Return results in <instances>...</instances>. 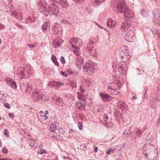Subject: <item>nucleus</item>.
Wrapping results in <instances>:
<instances>
[{"instance_id":"45","label":"nucleus","mask_w":160,"mask_h":160,"mask_svg":"<svg viewBox=\"0 0 160 160\" xmlns=\"http://www.w3.org/2000/svg\"><path fill=\"white\" fill-rule=\"evenodd\" d=\"M8 116L9 118L11 119H13L15 117L14 115L13 114L10 113H8Z\"/></svg>"},{"instance_id":"63","label":"nucleus","mask_w":160,"mask_h":160,"mask_svg":"<svg viewBox=\"0 0 160 160\" xmlns=\"http://www.w3.org/2000/svg\"><path fill=\"white\" fill-rule=\"evenodd\" d=\"M67 72L69 73V74H71L72 73V72L71 71H67Z\"/></svg>"},{"instance_id":"11","label":"nucleus","mask_w":160,"mask_h":160,"mask_svg":"<svg viewBox=\"0 0 160 160\" xmlns=\"http://www.w3.org/2000/svg\"><path fill=\"white\" fill-rule=\"evenodd\" d=\"M63 42V40L59 38H57L53 41V46L55 48L61 46V43Z\"/></svg>"},{"instance_id":"2","label":"nucleus","mask_w":160,"mask_h":160,"mask_svg":"<svg viewBox=\"0 0 160 160\" xmlns=\"http://www.w3.org/2000/svg\"><path fill=\"white\" fill-rule=\"evenodd\" d=\"M84 60L81 57H78L76 58V65L78 68L79 70L82 68L84 72H87L91 71L92 68L91 63L90 62L87 63L85 64L82 65Z\"/></svg>"},{"instance_id":"47","label":"nucleus","mask_w":160,"mask_h":160,"mask_svg":"<svg viewBox=\"0 0 160 160\" xmlns=\"http://www.w3.org/2000/svg\"><path fill=\"white\" fill-rule=\"evenodd\" d=\"M4 134L7 137L9 136V134L8 133V130L5 129L4 131Z\"/></svg>"},{"instance_id":"4","label":"nucleus","mask_w":160,"mask_h":160,"mask_svg":"<svg viewBox=\"0 0 160 160\" xmlns=\"http://www.w3.org/2000/svg\"><path fill=\"white\" fill-rule=\"evenodd\" d=\"M119 88L115 82L109 83L108 84L107 91L112 95H117L119 92L117 89H118Z\"/></svg>"},{"instance_id":"12","label":"nucleus","mask_w":160,"mask_h":160,"mask_svg":"<svg viewBox=\"0 0 160 160\" xmlns=\"http://www.w3.org/2000/svg\"><path fill=\"white\" fill-rule=\"evenodd\" d=\"M131 25L127 22H122L120 26V29L122 31H126L128 30V28L130 27Z\"/></svg>"},{"instance_id":"41","label":"nucleus","mask_w":160,"mask_h":160,"mask_svg":"<svg viewBox=\"0 0 160 160\" xmlns=\"http://www.w3.org/2000/svg\"><path fill=\"white\" fill-rule=\"evenodd\" d=\"M78 126L79 129L80 130L82 129V123L81 122H79L78 123Z\"/></svg>"},{"instance_id":"8","label":"nucleus","mask_w":160,"mask_h":160,"mask_svg":"<svg viewBox=\"0 0 160 160\" xmlns=\"http://www.w3.org/2000/svg\"><path fill=\"white\" fill-rule=\"evenodd\" d=\"M134 34L132 30H129L127 32L125 36V39L128 42H132L133 38H134Z\"/></svg>"},{"instance_id":"59","label":"nucleus","mask_w":160,"mask_h":160,"mask_svg":"<svg viewBox=\"0 0 160 160\" xmlns=\"http://www.w3.org/2000/svg\"><path fill=\"white\" fill-rule=\"evenodd\" d=\"M5 8V7H4V6H3V5H2L1 6H0V9H1V10H3V11H4V9H2V8Z\"/></svg>"},{"instance_id":"5","label":"nucleus","mask_w":160,"mask_h":160,"mask_svg":"<svg viewBox=\"0 0 160 160\" xmlns=\"http://www.w3.org/2000/svg\"><path fill=\"white\" fill-rule=\"evenodd\" d=\"M38 7H39V11L43 13L46 17L49 14V12L47 11V9L46 7V0H40L38 2Z\"/></svg>"},{"instance_id":"15","label":"nucleus","mask_w":160,"mask_h":160,"mask_svg":"<svg viewBox=\"0 0 160 160\" xmlns=\"http://www.w3.org/2000/svg\"><path fill=\"white\" fill-rule=\"evenodd\" d=\"M84 102V101H83V102H77L75 104L76 107L79 109L84 110L85 107Z\"/></svg>"},{"instance_id":"7","label":"nucleus","mask_w":160,"mask_h":160,"mask_svg":"<svg viewBox=\"0 0 160 160\" xmlns=\"http://www.w3.org/2000/svg\"><path fill=\"white\" fill-rule=\"evenodd\" d=\"M47 11L49 12V13H51V14L53 13L55 15L57 16L58 15L59 12L58 8L54 3H52L49 5Z\"/></svg>"},{"instance_id":"23","label":"nucleus","mask_w":160,"mask_h":160,"mask_svg":"<svg viewBox=\"0 0 160 160\" xmlns=\"http://www.w3.org/2000/svg\"><path fill=\"white\" fill-rule=\"evenodd\" d=\"M83 84L86 86V87H89L91 84V82L89 80H87L86 79L83 78L82 81Z\"/></svg>"},{"instance_id":"29","label":"nucleus","mask_w":160,"mask_h":160,"mask_svg":"<svg viewBox=\"0 0 160 160\" xmlns=\"http://www.w3.org/2000/svg\"><path fill=\"white\" fill-rule=\"evenodd\" d=\"M130 128H129V129H126L124 132V134L126 136V137H128L129 136V134H132V132H130Z\"/></svg>"},{"instance_id":"13","label":"nucleus","mask_w":160,"mask_h":160,"mask_svg":"<svg viewBox=\"0 0 160 160\" xmlns=\"http://www.w3.org/2000/svg\"><path fill=\"white\" fill-rule=\"evenodd\" d=\"M155 18L156 24L160 26V12L157 11L155 12Z\"/></svg>"},{"instance_id":"61","label":"nucleus","mask_w":160,"mask_h":160,"mask_svg":"<svg viewBox=\"0 0 160 160\" xmlns=\"http://www.w3.org/2000/svg\"><path fill=\"white\" fill-rule=\"evenodd\" d=\"M111 151V149H108V151L106 152V154H109L110 153V152Z\"/></svg>"},{"instance_id":"60","label":"nucleus","mask_w":160,"mask_h":160,"mask_svg":"<svg viewBox=\"0 0 160 160\" xmlns=\"http://www.w3.org/2000/svg\"><path fill=\"white\" fill-rule=\"evenodd\" d=\"M8 79H9V80H8V81H9L10 82V84L12 83V82L14 81L13 80L12 78L10 79L9 78Z\"/></svg>"},{"instance_id":"46","label":"nucleus","mask_w":160,"mask_h":160,"mask_svg":"<svg viewBox=\"0 0 160 160\" xmlns=\"http://www.w3.org/2000/svg\"><path fill=\"white\" fill-rule=\"evenodd\" d=\"M153 99L154 100H155L156 101H160V98L158 96H156L155 97H154Z\"/></svg>"},{"instance_id":"53","label":"nucleus","mask_w":160,"mask_h":160,"mask_svg":"<svg viewBox=\"0 0 160 160\" xmlns=\"http://www.w3.org/2000/svg\"><path fill=\"white\" fill-rule=\"evenodd\" d=\"M4 106L6 108H8V109H10V108L9 104L8 103H5L4 104Z\"/></svg>"},{"instance_id":"40","label":"nucleus","mask_w":160,"mask_h":160,"mask_svg":"<svg viewBox=\"0 0 160 160\" xmlns=\"http://www.w3.org/2000/svg\"><path fill=\"white\" fill-rule=\"evenodd\" d=\"M142 132L140 130H138L136 132V133L137 135H138V137H140L142 134Z\"/></svg>"},{"instance_id":"1","label":"nucleus","mask_w":160,"mask_h":160,"mask_svg":"<svg viewBox=\"0 0 160 160\" xmlns=\"http://www.w3.org/2000/svg\"><path fill=\"white\" fill-rule=\"evenodd\" d=\"M145 157L150 160H156L158 155V152L154 147L151 145H148V146H144L142 149Z\"/></svg>"},{"instance_id":"21","label":"nucleus","mask_w":160,"mask_h":160,"mask_svg":"<svg viewBox=\"0 0 160 160\" xmlns=\"http://www.w3.org/2000/svg\"><path fill=\"white\" fill-rule=\"evenodd\" d=\"M127 54L128 53V51L127 50V46L126 45L123 46L121 47L119 50V52H121Z\"/></svg>"},{"instance_id":"50","label":"nucleus","mask_w":160,"mask_h":160,"mask_svg":"<svg viewBox=\"0 0 160 160\" xmlns=\"http://www.w3.org/2000/svg\"><path fill=\"white\" fill-rule=\"evenodd\" d=\"M61 72L62 76H65V77H66L68 76V75L65 72H63L62 71H61Z\"/></svg>"},{"instance_id":"20","label":"nucleus","mask_w":160,"mask_h":160,"mask_svg":"<svg viewBox=\"0 0 160 160\" xmlns=\"http://www.w3.org/2000/svg\"><path fill=\"white\" fill-rule=\"evenodd\" d=\"M119 55L121 57V58L123 59H125V60H128L129 58V53H128L127 54L123 53V52H119Z\"/></svg>"},{"instance_id":"37","label":"nucleus","mask_w":160,"mask_h":160,"mask_svg":"<svg viewBox=\"0 0 160 160\" xmlns=\"http://www.w3.org/2000/svg\"><path fill=\"white\" fill-rule=\"evenodd\" d=\"M71 85L73 88H76L77 87L76 83L75 82L73 81H71Z\"/></svg>"},{"instance_id":"58","label":"nucleus","mask_w":160,"mask_h":160,"mask_svg":"<svg viewBox=\"0 0 160 160\" xmlns=\"http://www.w3.org/2000/svg\"><path fill=\"white\" fill-rule=\"evenodd\" d=\"M17 25L18 26V27L20 28H23V26L22 25H21L20 24H18Z\"/></svg>"},{"instance_id":"14","label":"nucleus","mask_w":160,"mask_h":160,"mask_svg":"<svg viewBox=\"0 0 160 160\" xmlns=\"http://www.w3.org/2000/svg\"><path fill=\"white\" fill-rule=\"evenodd\" d=\"M117 106L122 110L125 109L127 107V105L125 102L121 101H118L117 103Z\"/></svg>"},{"instance_id":"49","label":"nucleus","mask_w":160,"mask_h":160,"mask_svg":"<svg viewBox=\"0 0 160 160\" xmlns=\"http://www.w3.org/2000/svg\"><path fill=\"white\" fill-rule=\"evenodd\" d=\"M27 86L28 88H29L30 89V92H31V90H32L33 88L32 85H29V84H28Z\"/></svg>"},{"instance_id":"42","label":"nucleus","mask_w":160,"mask_h":160,"mask_svg":"<svg viewBox=\"0 0 160 160\" xmlns=\"http://www.w3.org/2000/svg\"><path fill=\"white\" fill-rule=\"evenodd\" d=\"M60 61H61V62L62 64H64L65 63H66V62H65V59H64V58L63 57V56H61V58H60Z\"/></svg>"},{"instance_id":"35","label":"nucleus","mask_w":160,"mask_h":160,"mask_svg":"<svg viewBox=\"0 0 160 160\" xmlns=\"http://www.w3.org/2000/svg\"><path fill=\"white\" fill-rule=\"evenodd\" d=\"M135 72L138 73V75H141L144 72V70H140L139 69L137 68L135 69Z\"/></svg>"},{"instance_id":"32","label":"nucleus","mask_w":160,"mask_h":160,"mask_svg":"<svg viewBox=\"0 0 160 160\" xmlns=\"http://www.w3.org/2000/svg\"><path fill=\"white\" fill-rule=\"evenodd\" d=\"M25 68V70L26 71V73H27L28 75V77L31 72L30 68V67H26Z\"/></svg>"},{"instance_id":"52","label":"nucleus","mask_w":160,"mask_h":160,"mask_svg":"<svg viewBox=\"0 0 160 160\" xmlns=\"http://www.w3.org/2000/svg\"><path fill=\"white\" fill-rule=\"evenodd\" d=\"M95 3L97 5H99L101 3V1H98L97 0L95 1Z\"/></svg>"},{"instance_id":"48","label":"nucleus","mask_w":160,"mask_h":160,"mask_svg":"<svg viewBox=\"0 0 160 160\" xmlns=\"http://www.w3.org/2000/svg\"><path fill=\"white\" fill-rule=\"evenodd\" d=\"M28 47L31 48H33L35 47V45L34 44H28Z\"/></svg>"},{"instance_id":"19","label":"nucleus","mask_w":160,"mask_h":160,"mask_svg":"<svg viewBox=\"0 0 160 160\" xmlns=\"http://www.w3.org/2000/svg\"><path fill=\"white\" fill-rule=\"evenodd\" d=\"M59 4L63 8H67L69 6L68 2L67 0H61Z\"/></svg>"},{"instance_id":"51","label":"nucleus","mask_w":160,"mask_h":160,"mask_svg":"<svg viewBox=\"0 0 160 160\" xmlns=\"http://www.w3.org/2000/svg\"><path fill=\"white\" fill-rule=\"evenodd\" d=\"M28 20L30 21L31 22H35L34 19H32V18L30 17H29L28 19Z\"/></svg>"},{"instance_id":"39","label":"nucleus","mask_w":160,"mask_h":160,"mask_svg":"<svg viewBox=\"0 0 160 160\" xmlns=\"http://www.w3.org/2000/svg\"><path fill=\"white\" fill-rule=\"evenodd\" d=\"M52 60L53 61V62L55 64L56 66H59V63H58V62L57 61V59L55 57V58H52Z\"/></svg>"},{"instance_id":"6","label":"nucleus","mask_w":160,"mask_h":160,"mask_svg":"<svg viewBox=\"0 0 160 160\" xmlns=\"http://www.w3.org/2000/svg\"><path fill=\"white\" fill-rule=\"evenodd\" d=\"M31 96L35 102H37L40 99H42L43 97L42 92L37 89H35L32 93Z\"/></svg>"},{"instance_id":"9","label":"nucleus","mask_w":160,"mask_h":160,"mask_svg":"<svg viewBox=\"0 0 160 160\" xmlns=\"http://www.w3.org/2000/svg\"><path fill=\"white\" fill-rule=\"evenodd\" d=\"M62 27L61 26L58 27H54L53 29V32L56 35L59 37V35H62Z\"/></svg>"},{"instance_id":"17","label":"nucleus","mask_w":160,"mask_h":160,"mask_svg":"<svg viewBox=\"0 0 160 160\" xmlns=\"http://www.w3.org/2000/svg\"><path fill=\"white\" fill-rule=\"evenodd\" d=\"M90 54L91 56L94 57H97L98 54L96 52V50L95 48L92 47L89 49Z\"/></svg>"},{"instance_id":"25","label":"nucleus","mask_w":160,"mask_h":160,"mask_svg":"<svg viewBox=\"0 0 160 160\" xmlns=\"http://www.w3.org/2000/svg\"><path fill=\"white\" fill-rule=\"evenodd\" d=\"M73 52L76 55H79L81 53L80 48L78 47H75V49H73Z\"/></svg>"},{"instance_id":"56","label":"nucleus","mask_w":160,"mask_h":160,"mask_svg":"<svg viewBox=\"0 0 160 160\" xmlns=\"http://www.w3.org/2000/svg\"><path fill=\"white\" fill-rule=\"evenodd\" d=\"M0 160H12L10 158H2L0 159Z\"/></svg>"},{"instance_id":"26","label":"nucleus","mask_w":160,"mask_h":160,"mask_svg":"<svg viewBox=\"0 0 160 160\" xmlns=\"http://www.w3.org/2000/svg\"><path fill=\"white\" fill-rule=\"evenodd\" d=\"M48 27V23L45 22L42 25V29L43 31L45 32H46Z\"/></svg>"},{"instance_id":"43","label":"nucleus","mask_w":160,"mask_h":160,"mask_svg":"<svg viewBox=\"0 0 160 160\" xmlns=\"http://www.w3.org/2000/svg\"><path fill=\"white\" fill-rule=\"evenodd\" d=\"M108 119V117L107 114H104L103 115V120L104 121H106Z\"/></svg>"},{"instance_id":"3","label":"nucleus","mask_w":160,"mask_h":160,"mask_svg":"<svg viewBox=\"0 0 160 160\" xmlns=\"http://www.w3.org/2000/svg\"><path fill=\"white\" fill-rule=\"evenodd\" d=\"M126 3L122 2L121 4L117 5L118 11L119 13H124V15L128 19H131L133 17V13L131 12L129 8L126 6Z\"/></svg>"},{"instance_id":"54","label":"nucleus","mask_w":160,"mask_h":160,"mask_svg":"<svg viewBox=\"0 0 160 160\" xmlns=\"http://www.w3.org/2000/svg\"><path fill=\"white\" fill-rule=\"evenodd\" d=\"M74 2H83V0H72Z\"/></svg>"},{"instance_id":"57","label":"nucleus","mask_w":160,"mask_h":160,"mask_svg":"<svg viewBox=\"0 0 160 160\" xmlns=\"http://www.w3.org/2000/svg\"><path fill=\"white\" fill-rule=\"evenodd\" d=\"M5 26L2 24H0V29L4 28Z\"/></svg>"},{"instance_id":"18","label":"nucleus","mask_w":160,"mask_h":160,"mask_svg":"<svg viewBox=\"0 0 160 160\" xmlns=\"http://www.w3.org/2000/svg\"><path fill=\"white\" fill-rule=\"evenodd\" d=\"M11 14L13 17L18 19H20L19 18V17H21V19H22V15L20 12L18 13L17 11H14L12 12Z\"/></svg>"},{"instance_id":"64","label":"nucleus","mask_w":160,"mask_h":160,"mask_svg":"<svg viewBox=\"0 0 160 160\" xmlns=\"http://www.w3.org/2000/svg\"><path fill=\"white\" fill-rule=\"evenodd\" d=\"M45 115L48 114V110H46L45 111Z\"/></svg>"},{"instance_id":"24","label":"nucleus","mask_w":160,"mask_h":160,"mask_svg":"<svg viewBox=\"0 0 160 160\" xmlns=\"http://www.w3.org/2000/svg\"><path fill=\"white\" fill-rule=\"evenodd\" d=\"M126 63L124 61H122L118 63L119 69H121L126 67Z\"/></svg>"},{"instance_id":"34","label":"nucleus","mask_w":160,"mask_h":160,"mask_svg":"<svg viewBox=\"0 0 160 160\" xmlns=\"http://www.w3.org/2000/svg\"><path fill=\"white\" fill-rule=\"evenodd\" d=\"M122 145H118L115 146L114 149L115 150L120 151L122 149Z\"/></svg>"},{"instance_id":"38","label":"nucleus","mask_w":160,"mask_h":160,"mask_svg":"<svg viewBox=\"0 0 160 160\" xmlns=\"http://www.w3.org/2000/svg\"><path fill=\"white\" fill-rule=\"evenodd\" d=\"M11 85L12 88L13 89L16 88L17 87L16 83L14 81L12 82V83H11Z\"/></svg>"},{"instance_id":"27","label":"nucleus","mask_w":160,"mask_h":160,"mask_svg":"<svg viewBox=\"0 0 160 160\" xmlns=\"http://www.w3.org/2000/svg\"><path fill=\"white\" fill-rule=\"evenodd\" d=\"M30 142H31L30 146L32 147H35L37 146V143L33 140L31 139L30 140Z\"/></svg>"},{"instance_id":"16","label":"nucleus","mask_w":160,"mask_h":160,"mask_svg":"<svg viewBox=\"0 0 160 160\" xmlns=\"http://www.w3.org/2000/svg\"><path fill=\"white\" fill-rule=\"evenodd\" d=\"M25 69V68L19 67L18 70V73L20 75H21L23 77H24L26 76L24 71Z\"/></svg>"},{"instance_id":"44","label":"nucleus","mask_w":160,"mask_h":160,"mask_svg":"<svg viewBox=\"0 0 160 160\" xmlns=\"http://www.w3.org/2000/svg\"><path fill=\"white\" fill-rule=\"evenodd\" d=\"M38 153H39L40 154H42L43 153H47V152H46V151L44 149H41L40 151H38Z\"/></svg>"},{"instance_id":"30","label":"nucleus","mask_w":160,"mask_h":160,"mask_svg":"<svg viewBox=\"0 0 160 160\" xmlns=\"http://www.w3.org/2000/svg\"><path fill=\"white\" fill-rule=\"evenodd\" d=\"M56 126L55 124H52L50 128V130L52 132H54L56 129Z\"/></svg>"},{"instance_id":"22","label":"nucleus","mask_w":160,"mask_h":160,"mask_svg":"<svg viewBox=\"0 0 160 160\" xmlns=\"http://www.w3.org/2000/svg\"><path fill=\"white\" fill-rule=\"evenodd\" d=\"M52 84L53 87H55L56 89H58L60 86L63 85L64 84L61 82L56 81L53 82Z\"/></svg>"},{"instance_id":"31","label":"nucleus","mask_w":160,"mask_h":160,"mask_svg":"<svg viewBox=\"0 0 160 160\" xmlns=\"http://www.w3.org/2000/svg\"><path fill=\"white\" fill-rule=\"evenodd\" d=\"M55 100L57 102L56 104L57 105H60L59 103H61L62 102V99L60 98L57 97L56 98Z\"/></svg>"},{"instance_id":"33","label":"nucleus","mask_w":160,"mask_h":160,"mask_svg":"<svg viewBox=\"0 0 160 160\" xmlns=\"http://www.w3.org/2000/svg\"><path fill=\"white\" fill-rule=\"evenodd\" d=\"M80 41H81V39L80 38H74L73 39H71L70 40V43H71V42L72 41H73V42H75L77 43V42H79Z\"/></svg>"},{"instance_id":"28","label":"nucleus","mask_w":160,"mask_h":160,"mask_svg":"<svg viewBox=\"0 0 160 160\" xmlns=\"http://www.w3.org/2000/svg\"><path fill=\"white\" fill-rule=\"evenodd\" d=\"M120 73L122 75H125L126 72V67L122 69H119Z\"/></svg>"},{"instance_id":"62","label":"nucleus","mask_w":160,"mask_h":160,"mask_svg":"<svg viewBox=\"0 0 160 160\" xmlns=\"http://www.w3.org/2000/svg\"><path fill=\"white\" fill-rule=\"evenodd\" d=\"M98 148L97 147H95L94 150V151L95 152H97Z\"/></svg>"},{"instance_id":"55","label":"nucleus","mask_w":160,"mask_h":160,"mask_svg":"<svg viewBox=\"0 0 160 160\" xmlns=\"http://www.w3.org/2000/svg\"><path fill=\"white\" fill-rule=\"evenodd\" d=\"M2 151L4 153H7V150L5 148H3L2 149Z\"/></svg>"},{"instance_id":"10","label":"nucleus","mask_w":160,"mask_h":160,"mask_svg":"<svg viewBox=\"0 0 160 160\" xmlns=\"http://www.w3.org/2000/svg\"><path fill=\"white\" fill-rule=\"evenodd\" d=\"M100 96L102 99L105 102H107L111 100L112 97L108 94L103 93L102 92L100 93Z\"/></svg>"},{"instance_id":"36","label":"nucleus","mask_w":160,"mask_h":160,"mask_svg":"<svg viewBox=\"0 0 160 160\" xmlns=\"http://www.w3.org/2000/svg\"><path fill=\"white\" fill-rule=\"evenodd\" d=\"M113 22V20L111 19H110V20H109L107 22V25L108 27H112V22Z\"/></svg>"}]
</instances>
